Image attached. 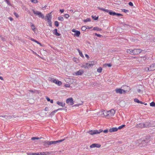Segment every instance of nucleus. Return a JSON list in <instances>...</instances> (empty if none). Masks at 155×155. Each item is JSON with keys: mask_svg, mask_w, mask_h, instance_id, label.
<instances>
[{"mask_svg": "<svg viewBox=\"0 0 155 155\" xmlns=\"http://www.w3.org/2000/svg\"><path fill=\"white\" fill-rule=\"evenodd\" d=\"M84 73V71L83 70H80L78 71L75 73L76 75H82Z\"/></svg>", "mask_w": 155, "mask_h": 155, "instance_id": "obj_13", "label": "nucleus"}, {"mask_svg": "<svg viewBox=\"0 0 155 155\" xmlns=\"http://www.w3.org/2000/svg\"><path fill=\"white\" fill-rule=\"evenodd\" d=\"M142 51V50L140 49H134L133 50L130 49L127 50V52L130 54L135 55L140 54Z\"/></svg>", "mask_w": 155, "mask_h": 155, "instance_id": "obj_1", "label": "nucleus"}, {"mask_svg": "<svg viewBox=\"0 0 155 155\" xmlns=\"http://www.w3.org/2000/svg\"><path fill=\"white\" fill-rule=\"evenodd\" d=\"M64 16L65 18H68L69 17V15L68 14H65L64 15Z\"/></svg>", "mask_w": 155, "mask_h": 155, "instance_id": "obj_40", "label": "nucleus"}, {"mask_svg": "<svg viewBox=\"0 0 155 155\" xmlns=\"http://www.w3.org/2000/svg\"><path fill=\"white\" fill-rule=\"evenodd\" d=\"M60 12L61 13H63L64 11V9H61L60 10Z\"/></svg>", "mask_w": 155, "mask_h": 155, "instance_id": "obj_53", "label": "nucleus"}, {"mask_svg": "<svg viewBox=\"0 0 155 155\" xmlns=\"http://www.w3.org/2000/svg\"><path fill=\"white\" fill-rule=\"evenodd\" d=\"M93 30H97V31H100L101 30V28H99L97 27H94L93 28Z\"/></svg>", "mask_w": 155, "mask_h": 155, "instance_id": "obj_25", "label": "nucleus"}, {"mask_svg": "<svg viewBox=\"0 0 155 155\" xmlns=\"http://www.w3.org/2000/svg\"><path fill=\"white\" fill-rule=\"evenodd\" d=\"M85 56V57H87V58H89V57L88 55L87 54H86Z\"/></svg>", "mask_w": 155, "mask_h": 155, "instance_id": "obj_62", "label": "nucleus"}, {"mask_svg": "<svg viewBox=\"0 0 155 155\" xmlns=\"http://www.w3.org/2000/svg\"><path fill=\"white\" fill-rule=\"evenodd\" d=\"M47 7V6L45 5V7H43L42 8V9H45Z\"/></svg>", "mask_w": 155, "mask_h": 155, "instance_id": "obj_63", "label": "nucleus"}, {"mask_svg": "<svg viewBox=\"0 0 155 155\" xmlns=\"http://www.w3.org/2000/svg\"><path fill=\"white\" fill-rule=\"evenodd\" d=\"M115 91L117 93H119L120 94H122L123 92H124V93H125L126 91H127L124 90L120 88H116L115 90Z\"/></svg>", "mask_w": 155, "mask_h": 155, "instance_id": "obj_8", "label": "nucleus"}, {"mask_svg": "<svg viewBox=\"0 0 155 155\" xmlns=\"http://www.w3.org/2000/svg\"><path fill=\"white\" fill-rule=\"evenodd\" d=\"M69 86H70V85L69 84H67L65 85L66 87H69Z\"/></svg>", "mask_w": 155, "mask_h": 155, "instance_id": "obj_64", "label": "nucleus"}, {"mask_svg": "<svg viewBox=\"0 0 155 155\" xmlns=\"http://www.w3.org/2000/svg\"><path fill=\"white\" fill-rule=\"evenodd\" d=\"M79 54L81 57H83L84 56L82 53V52L81 51L79 53Z\"/></svg>", "mask_w": 155, "mask_h": 155, "instance_id": "obj_49", "label": "nucleus"}, {"mask_svg": "<svg viewBox=\"0 0 155 155\" xmlns=\"http://www.w3.org/2000/svg\"><path fill=\"white\" fill-rule=\"evenodd\" d=\"M51 14V13H50L47 15L46 17L47 19V20H48V19L50 20H51L52 17Z\"/></svg>", "mask_w": 155, "mask_h": 155, "instance_id": "obj_21", "label": "nucleus"}, {"mask_svg": "<svg viewBox=\"0 0 155 155\" xmlns=\"http://www.w3.org/2000/svg\"><path fill=\"white\" fill-rule=\"evenodd\" d=\"M14 15L17 17L18 16V14L15 12L14 13Z\"/></svg>", "mask_w": 155, "mask_h": 155, "instance_id": "obj_50", "label": "nucleus"}, {"mask_svg": "<svg viewBox=\"0 0 155 155\" xmlns=\"http://www.w3.org/2000/svg\"><path fill=\"white\" fill-rule=\"evenodd\" d=\"M144 70L146 71H151L150 67H146L144 68Z\"/></svg>", "mask_w": 155, "mask_h": 155, "instance_id": "obj_29", "label": "nucleus"}, {"mask_svg": "<svg viewBox=\"0 0 155 155\" xmlns=\"http://www.w3.org/2000/svg\"><path fill=\"white\" fill-rule=\"evenodd\" d=\"M57 104L59 106H61L62 107H64L65 106V104L63 102H61L59 101H57Z\"/></svg>", "mask_w": 155, "mask_h": 155, "instance_id": "obj_19", "label": "nucleus"}, {"mask_svg": "<svg viewBox=\"0 0 155 155\" xmlns=\"http://www.w3.org/2000/svg\"><path fill=\"white\" fill-rule=\"evenodd\" d=\"M72 31L73 32H75L74 35V36H76L77 37H78L79 36L80 34V32L78 31L75 30L74 29H73L72 30Z\"/></svg>", "mask_w": 155, "mask_h": 155, "instance_id": "obj_10", "label": "nucleus"}, {"mask_svg": "<svg viewBox=\"0 0 155 155\" xmlns=\"http://www.w3.org/2000/svg\"><path fill=\"white\" fill-rule=\"evenodd\" d=\"M110 11V10H108L107 9H105V10H104L105 12H108V13H109V12Z\"/></svg>", "mask_w": 155, "mask_h": 155, "instance_id": "obj_57", "label": "nucleus"}, {"mask_svg": "<svg viewBox=\"0 0 155 155\" xmlns=\"http://www.w3.org/2000/svg\"><path fill=\"white\" fill-rule=\"evenodd\" d=\"M38 153H29L28 155H38Z\"/></svg>", "mask_w": 155, "mask_h": 155, "instance_id": "obj_32", "label": "nucleus"}, {"mask_svg": "<svg viewBox=\"0 0 155 155\" xmlns=\"http://www.w3.org/2000/svg\"><path fill=\"white\" fill-rule=\"evenodd\" d=\"M106 65H107V66H108V67H111V66H112L111 64H106Z\"/></svg>", "mask_w": 155, "mask_h": 155, "instance_id": "obj_52", "label": "nucleus"}, {"mask_svg": "<svg viewBox=\"0 0 155 155\" xmlns=\"http://www.w3.org/2000/svg\"><path fill=\"white\" fill-rule=\"evenodd\" d=\"M48 107H46L45 109V111H48Z\"/></svg>", "mask_w": 155, "mask_h": 155, "instance_id": "obj_58", "label": "nucleus"}, {"mask_svg": "<svg viewBox=\"0 0 155 155\" xmlns=\"http://www.w3.org/2000/svg\"><path fill=\"white\" fill-rule=\"evenodd\" d=\"M149 140L147 139L146 140H142L141 143V144L143 146H145L146 145L147 143L149 142Z\"/></svg>", "mask_w": 155, "mask_h": 155, "instance_id": "obj_11", "label": "nucleus"}, {"mask_svg": "<svg viewBox=\"0 0 155 155\" xmlns=\"http://www.w3.org/2000/svg\"><path fill=\"white\" fill-rule=\"evenodd\" d=\"M57 112V110H54L53 111L51 112L50 114V115L52 116L54 115V114L56 113Z\"/></svg>", "mask_w": 155, "mask_h": 155, "instance_id": "obj_30", "label": "nucleus"}, {"mask_svg": "<svg viewBox=\"0 0 155 155\" xmlns=\"http://www.w3.org/2000/svg\"><path fill=\"white\" fill-rule=\"evenodd\" d=\"M107 114H106V116L109 115L110 116H113L115 114V110L113 109H112L107 112Z\"/></svg>", "mask_w": 155, "mask_h": 155, "instance_id": "obj_6", "label": "nucleus"}, {"mask_svg": "<svg viewBox=\"0 0 155 155\" xmlns=\"http://www.w3.org/2000/svg\"><path fill=\"white\" fill-rule=\"evenodd\" d=\"M0 117H6V119H7V118H9L10 117H8V116H7L6 115H4V116H1Z\"/></svg>", "mask_w": 155, "mask_h": 155, "instance_id": "obj_55", "label": "nucleus"}, {"mask_svg": "<svg viewBox=\"0 0 155 155\" xmlns=\"http://www.w3.org/2000/svg\"><path fill=\"white\" fill-rule=\"evenodd\" d=\"M103 130L101 129L99 130H91L89 131L88 133H89L90 134L93 135L94 134H98L103 131Z\"/></svg>", "mask_w": 155, "mask_h": 155, "instance_id": "obj_4", "label": "nucleus"}, {"mask_svg": "<svg viewBox=\"0 0 155 155\" xmlns=\"http://www.w3.org/2000/svg\"><path fill=\"white\" fill-rule=\"evenodd\" d=\"M62 109H63L62 108H59L56 110H57V111L58 110H62Z\"/></svg>", "mask_w": 155, "mask_h": 155, "instance_id": "obj_61", "label": "nucleus"}, {"mask_svg": "<svg viewBox=\"0 0 155 155\" xmlns=\"http://www.w3.org/2000/svg\"><path fill=\"white\" fill-rule=\"evenodd\" d=\"M31 40L32 41H33L36 43H37L38 44H40V43L38 42V41H36V40L34 39L33 38H31Z\"/></svg>", "mask_w": 155, "mask_h": 155, "instance_id": "obj_31", "label": "nucleus"}, {"mask_svg": "<svg viewBox=\"0 0 155 155\" xmlns=\"http://www.w3.org/2000/svg\"><path fill=\"white\" fill-rule=\"evenodd\" d=\"M86 28L85 27L83 26L82 27L81 30L82 31H85L86 30Z\"/></svg>", "mask_w": 155, "mask_h": 155, "instance_id": "obj_42", "label": "nucleus"}, {"mask_svg": "<svg viewBox=\"0 0 155 155\" xmlns=\"http://www.w3.org/2000/svg\"><path fill=\"white\" fill-rule=\"evenodd\" d=\"M53 33L57 36L61 35V34L58 32V30L57 29H55L53 31Z\"/></svg>", "mask_w": 155, "mask_h": 155, "instance_id": "obj_17", "label": "nucleus"}, {"mask_svg": "<svg viewBox=\"0 0 155 155\" xmlns=\"http://www.w3.org/2000/svg\"><path fill=\"white\" fill-rule=\"evenodd\" d=\"M47 20L48 23L49 24V25L50 26H51V20H50L49 19H48V20Z\"/></svg>", "mask_w": 155, "mask_h": 155, "instance_id": "obj_26", "label": "nucleus"}, {"mask_svg": "<svg viewBox=\"0 0 155 155\" xmlns=\"http://www.w3.org/2000/svg\"><path fill=\"white\" fill-rule=\"evenodd\" d=\"M92 18L94 19L95 20H97L98 19V17H96V16L92 15L91 16Z\"/></svg>", "mask_w": 155, "mask_h": 155, "instance_id": "obj_28", "label": "nucleus"}, {"mask_svg": "<svg viewBox=\"0 0 155 155\" xmlns=\"http://www.w3.org/2000/svg\"><path fill=\"white\" fill-rule=\"evenodd\" d=\"M51 153V152H40L38 153V155H48L50 154Z\"/></svg>", "mask_w": 155, "mask_h": 155, "instance_id": "obj_16", "label": "nucleus"}, {"mask_svg": "<svg viewBox=\"0 0 155 155\" xmlns=\"http://www.w3.org/2000/svg\"><path fill=\"white\" fill-rule=\"evenodd\" d=\"M7 4L9 5L12 6L11 4L10 3V1L8 0H7V1H5Z\"/></svg>", "mask_w": 155, "mask_h": 155, "instance_id": "obj_39", "label": "nucleus"}, {"mask_svg": "<svg viewBox=\"0 0 155 155\" xmlns=\"http://www.w3.org/2000/svg\"><path fill=\"white\" fill-rule=\"evenodd\" d=\"M95 35L96 36H97L98 37H100L101 35L100 34H97V33H95Z\"/></svg>", "mask_w": 155, "mask_h": 155, "instance_id": "obj_44", "label": "nucleus"}, {"mask_svg": "<svg viewBox=\"0 0 155 155\" xmlns=\"http://www.w3.org/2000/svg\"><path fill=\"white\" fill-rule=\"evenodd\" d=\"M81 67L85 68H88L89 67L88 63H86L82 65Z\"/></svg>", "mask_w": 155, "mask_h": 155, "instance_id": "obj_20", "label": "nucleus"}, {"mask_svg": "<svg viewBox=\"0 0 155 155\" xmlns=\"http://www.w3.org/2000/svg\"><path fill=\"white\" fill-rule=\"evenodd\" d=\"M118 129L117 127H113L109 129V131L110 132H113L117 131Z\"/></svg>", "mask_w": 155, "mask_h": 155, "instance_id": "obj_15", "label": "nucleus"}, {"mask_svg": "<svg viewBox=\"0 0 155 155\" xmlns=\"http://www.w3.org/2000/svg\"><path fill=\"white\" fill-rule=\"evenodd\" d=\"M40 138L37 137H32L31 138V139L32 140H38Z\"/></svg>", "mask_w": 155, "mask_h": 155, "instance_id": "obj_36", "label": "nucleus"}, {"mask_svg": "<svg viewBox=\"0 0 155 155\" xmlns=\"http://www.w3.org/2000/svg\"><path fill=\"white\" fill-rule=\"evenodd\" d=\"M143 123L144 124L143 125L144 126V127H151L152 126L153 127L155 126V121L151 122L150 123L149 122H145Z\"/></svg>", "mask_w": 155, "mask_h": 155, "instance_id": "obj_5", "label": "nucleus"}, {"mask_svg": "<svg viewBox=\"0 0 155 155\" xmlns=\"http://www.w3.org/2000/svg\"><path fill=\"white\" fill-rule=\"evenodd\" d=\"M58 19L59 21H63L64 20V18L61 16H59L58 17Z\"/></svg>", "mask_w": 155, "mask_h": 155, "instance_id": "obj_27", "label": "nucleus"}, {"mask_svg": "<svg viewBox=\"0 0 155 155\" xmlns=\"http://www.w3.org/2000/svg\"><path fill=\"white\" fill-rule=\"evenodd\" d=\"M102 68H100L97 69V71L99 73H101L102 72Z\"/></svg>", "mask_w": 155, "mask_h": 155, "instance_id": "obj_37", "label": "nucleus"}, {"mask_svg": "<svg viewBox=\"0 0 155 155\" xmlns=\"http://www.w3.org/2000/svg\"><path fill=\"white\" fill-rule=\"evenodd\" d=\"M54 25L56 27H58L59 25V23L58 21H55L54 22Z\"/></svg>", "mask_w": 155, "mask_h": 155, "instance_id": "obj_33", "label": "nucleus"}, {"mask_svg": "<svg viewBox=\"0 0 155 155\" xmlns=\"http://www.w3.org/2000/svg\"><path fill=\"white\" fill-rule=\"evenodd\" d=\"M8 19L11 21H12L13 20V18L11 17H9Z\"/></svg>", "mask_w": 155, "mask_h": 155, "instance_id": "obj_59", "label": "nucleus"}, {"mask_svg": "<svg viewBox=\"0 0 155 155\" xmlns=\"http://www.w3.org/2000/svg\"><path fill=\"white\" fill-rule=\"evenodd\" d=\"M94 65L92 63V62L91 63H88V66H89V67H91V66H92V65Z\"/></svg>", "mask_w": 155, "mask_h": 155, "instance_id": "obj_48", "label": "nucleus"}, {"mask_svg": "<svg viewBox=\"0 0 155 155\" xmlns=\"http://www.w3.org/2000/svg\"><path fill=\"white\" fill-rule=\"evenodd\" d=\"M125 125H123L121 126H119L117 128L118 129H121L123 128L124 127H125Z\"/></svg>", "mask_w": 155, "mask_h": 155, "instance_id": "obj_34", "label": "nucleus"}, {"mask_svg": "<svg viewBox=\"0 0 155 155\" xmlns=\"http://www.w3.org/2000/svg\"><path fill=\"white\" fill-rule=\"evenodd\" d=\"M134 101L135 102H137V103H140L141 104H143V103L142 101H139L137 98L134 99Z\"/></svg>", "mask_w": 155, "mask_h": 155, "instance_id": "obj_22", "label": "nucleus"}, {"mask_svg": "<svg viewBox=\"0 0 155 155\" xmlns=\"http://www.w3.org/2000/svg\"><path fill=\"white\" fill-rule=\"evenodd\" d=\"M81 104H78L75 105H74L73 106H73H79L80 105H81Z\"/></svg>", "mask_w": 155, "mask_h": 155, "instance_id": "obj_54", "label": "nucleus"}, {"mask_svg": "<svg viewBox=\"0 0 155 155\" xmlns=\"http://www.w3.org/2000/svg\"><path fill=\"white\" fill-rule=\"evenodd\" d=\"M64 140H61L57 141H49L46 140L44 142V145L46 147H48L49 145L52 144H55L58 143H59L63 141Z\"/></svg>", "mask_w": 155, "mask_h": 155, "instance_id": "obj_2", "label": "nucleus"}, {"mask_svg": "<svg viewBox=\"0 0 155 155\" xmlns=\"http://www.w3.org/2000/svg\"><path fill=\"white\" fill-rule=\"evenodd\" d=\"M46 99L48 101H50V99L48 97H46Z\"/></svg>", "mask_w": 155, "mask_h": 155, "instance_id": "obj_51", "label": "nucleus"}, {"mask_svg": "<svg viewBox=\"0 0 155 155\" xmlns=\"http://www.w3.org/2000/svg\"><path fill=\"white\" fill-rule=\"evenodd\" d=\"M108 132V130H104V131H103V132L104 133H107Z\"/></svg>", "mask_w": 155, "mask_h": 155, "instance_id": "obj_56", "label": "nucleus"}, {"mask_svg": "<svg viewBox=\"0 0 155 155\" xmlns=\"http://www.w3.org/2000/svg\"><path fill=\"white\" fill-rule=\"evenodd\" d=\"M31 23V27L32 29L34 31H35V25L33 24H32V23Z\"/></svg>", "mask_w": 155, "mask_h": 155, "instance_id": "obj_24", "label": "nucleus"}, {"mask_svg": "<svg viewBox=\"0 0 155 155\" xmlns=\"http://www.w3.org/2000/svg\"><path fill=\"white\" fill-rule=\"evenodd\" d=\"M91 21V20L90 18H87L86 20H84V22H87L88 21Z\"/></svg>", "mask_w": 155, "mask_h": 155, "instance_id": "obj_41", "label": "nucleus"}, {"mask_svg": "<svg viewBox=\"0 0 155 155\" xmlns=\"http://www.w3.org/2000/svg\"><path fill=\"white\" fill-rule=\"evenodd\" d=\"M150 105L151 106L155 107V103L153 102H152L150 103Z\"/></svg>", "mask_w": 155, "mask_h": 155, "instance_id": "obj_35", "label": "nucleus"}, {"mask_svg": "<svg viewBox=\"0 0 155 155\" xmlns=\"http://www.w3.org/2000/svg\"><path fill=\"white\" fill-rule=\"evenodd\" d=\"M129 5L130 6H133V3L131 2H130L129 3Z\"/></svg>", "mask_w": 155, "mask_h": 155, "instance_id": "obj_46", "label": "nucleus"}, {"mask_svg": "<svg viewBox=\"0 0 155 155\" xmlns=\"http://www.w3.org/2000/svg\"><path fill=\"white\" fill-rule=\"evenodd\" d=\"M98 8L99 9H100V10H102V11H104V10H105V9H104V8H100V7H98Z\"/></svg>", "mask_w": 155, "mask_h": 155, "instance_id": "obj_47", "label": "nucleus"}, {"mask_svg": "<svg viewBox=\"0 0 155 155\" xmlns=\"http://www.w3.org/2000/svg\"><path fill=\"white\" fill-rule=\"evenodd\" d=\"M115 15H117V16H122V15H121L120 14L117 13H116V14H115Z\"/></svg>", "mask_w": 155, "mask_h": 155, "instance_id": "obj_45", "label": "nucleus"}, {"mask_svg": "<svg viewBox=\"0 0 155 155\" xmlns=\"http://www.w3.org/2000/svg\"><path fill=\"white\" fill-rule=\"evenodd\" d=\"M122 11L126 13L128 12L129 11L128 10H126L125 9H123L122 10Z\"/></svg>", "mask_w": 155, "mask_h": 155, "instance_id": "obj_43", "label": "nucleus"}, {"mask_svg": "<svg viewBox=\"0 0 155 155\" xmlns=\"http://www.w3.org/2000/svg\"><path fill=\"white\" fill-rule=\"evenodd\" d=\"M66 103L67 104H69L70 105H73L74 103L73 99L71 97L67 99L66 101Z\"/></svg>", "mask_w": 155, "mask_h": 155, "instance_id": "obj_7", "label": "nucleus"}, {"mask_svg": "<svg viewBox=\"0 0 155 155\" xmlns=\"http://www.w3.org/2000/svg\"><path fill=\"white\" fill-rule=\"evenodd\" d=\"M144 124L143 123H139V124H137L136 125L135 127L137 128H142L143 127H144Z\"/></svg>", "mask_w": 155, "mask_h": 155, "instance_id": "obj_14", "label": "nucleus"}, {"mask_svg": "<svg viewBox=\"0 0 155 155\" xmlns=\"http://www.w3.org/2000/svg\"><path fill=\"white\" fill-rule=\"evenodd\" d=\"M32 11L36 15H38L39 17L41 18L42 19L44 18V15L40 12L36 11L33 9H32Z\"/></svg>", "mask_w": 155, "mask_h": 155, "instance_id": "obj_3", "label": "nucleus"}, {"mask_svg": "<svg viewBox=\"0 0 155 155\" xmlns=\"http://www.w3.org/2000/svg\"><path fill=\"white\" fill-rule=\"evenodd\" d=\"M101 145L98 143H93L91 144L90 147L91 148H93L95 147L99 148L101 147Z\"/></svg>", "mask_w": 155, "mask_h": 155, "instance_id": "obj_12", "label": "nucleus"}, {"mask_svg": "<svg viewBox=\"0 0 155 155\" xmlns=\"http://www.w3.org/2000/svg\"><path fill=\"white\" fill-rule=\"evenodd\" d=\"M30 1L32 2L35 3H37L38 2L37 0H30Z\"/></svg>", "mask_w": 155, "mask_h": 155, "instance_id": "obj_38", "label": "nucleus"}, {"mask_svg": "<svg viewBox=\"0 0 155 155\" xmlns=\"http://www.w3.org/2000/svg\"><path fill=\"white\" fill-rule=\"evenodd\" d=\"M109 13L110 15H115L116 14V13L114 12H113L111 10H110V11L109 12Z\"/></svg>", "mask_w": 155, "mask_h": 155, "instance_id": "obj_23", "label": "nucleus"}, {"mask_svg": "<svg viewBox=\"0 0 155 155\" xmlns=\"http://www.w3.org/2000/svg\"><path fill=\"white\" fill-rule=\"evenodd\" d=\"M150 68L151 71L155 70V64H153L150 66Z\"/></svg>", "mask_w": 155, "mask_h": 155, "instance_id": "obj_18", "label": "nucleus"}, {"mask_svg": "<svg viewBox=\"0 0 155 155\" xmlns=\"http://www.w3.org/2000/svg\"><path fill=\"white\" fill-rule=\"evenodd\" d=\"M51 81H53V82L57 84L58 85L60 86L61 84V82L60 81H59L56 79H54L53 78H51V80H50Z\"/></svg>", "mask_w": 155, "mask_h": 155, "instance_id": "obj_9", "label": "nucleus"}, {"mask_svg": "<svg viewBox=\"0 0 155 155\" xmlns=\"http://www.w3.org/2000/svg\"><path fill=\"white\" fill-rule=\"evenodd\" d=\"M126 87H127V88L128 89V90H130V87L128 86H125Z\"/></svg>", "mask_w": 155, "mask_h": 155, "instance_id": "obj_60", "label": "nucleus"}]
</instances>
